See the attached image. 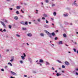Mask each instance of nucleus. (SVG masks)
Instances as JSON below:
<instances>
[{"label": "nucleus", "mask_w": 78, "mask_h": 78, "mask_svg": "<svg viewBox=\"0 0 78 78\" xmlns=\"http://www.w3.org/2000/svg\"><path fill=\"white\" fill-rule=\"evenodd\" d=\"M44 31L45 33H46L48 34V36H49L51 38V37H52L51 34H50V32H48V31H47V30H45Z\"/></svg>", "instance_id": "obj_1"}, {"label": "nucleus", "mask_w": 78, "mask_h": 78, "mask_svg": "<svg viewBox=\"0 0 78 78\" xmlns=\"http://www.w3.org/2000/svg\"><path fill=\"white\" fill-rule=\"evenodd\" d=\"M11 73L12 75H16L17 74L16 73H14V72H13V71H11Z\"/></svg>", "instance_id": "obj_2"}, {"label": "nucleus", "mask_w": 78, "mask_h": 78, "mask_svg": "<svg viewBox=\"0 0 78 78\" xmlns=\"http://www.w3.org/2000/svg\"><path fill=\"white\" fill-rule=\"evenodd\" d=\"M75 2H76V1H74V2L73 4V5H74L76 6H78V4L75 3Z\"/></svg>", "instance_id": "obj_3"}, {"label": "nucleus", "mask_w": 78, "mask_h": 78, "mask_svg": "<svg viewBox=\"0 0 78 78\" xmlns=\"http://www.w3.org/2000/svg\"><path fill=\"white\" fill-rule=\"evenodd\" d=\"M0 23L4 27H5L6 26H5V24L2 21H0Z\"/></svg>", "instance_id": "obj_4"}, {"label": "nucleus", "mask_w": 78, "mask_h": 78, "mask_svg": "<svg viewBox=\"0 0 78 78\" xmlns=\"http://www.w3.org/2000/svg\"><path fill=\"white\" fill-rule=\"evenodd\" d=\"M27 36L29 37H31V36H32V34L31 33H29L28 34H27Z\"/></svg>", "instance_id": "obj_5"}, {"label": "nucleus", "mask_w": 78, "mask_h": 78, "mask_svg": "<svg viewBox=\"0 0 78 78\" xmlns=\"http://www.w3.org/2000/svg\"><path fill=\"white\" fill-rule=\"evenodd\" d=\"M14 19H15V20H18V19H19V18H18V16H15L14 17Z\"/></svg>", "instance_id": "obj_6"}, {"label": "nucleus", "mask_w": 78, "mask_h": 78, "mask_svg": "<svg viewBox=\"0 0 78 78\" xmlns=\"http://www.w3.org/2000/svg\"><path fill=\"white\" fill-rule=\"evenodd\" d=\"M56 75L57 76H61V74L60 73H57Z\"/></svg>", "instance_id": "obj_7"}, {"label": "nucleus", "mask_w": 78, "mask_h": 78, "mask_svg": "<svg viewBox=\"0 0 78 78\" xmlns=\"http://www.w3.org/2000/svg\"><path fill=\"white\" fill-rule=\"evenodd\" d=\"M20 23L21 24H22V25H25V22L23 21H21L20 22Z\"/></svg>", "instance_id": "obj_8"}, {"label": "nucleus", "mask_w": 78, "mask_h": 78, "mask_svg": "<svg viewBox=\"0 0 78 78\" xmlns=\"http://www.w3.org/2000/svg\"><path fill=\"white\" fill-rule=\"evenodd\" d=\"M65 64H66V65H67V66H69V63L67 62H65Z\"/></svg>", "instance_id": "obj_9"}, {"label": "nucleus", "mask_w": 78, "mask_h": 78, "mask_svg": "<svg viewBox=\"0 0 78 78\" xmlns=\"http://www.w3.org/2000/svg\"><path fill=\"white\" fill-rule=\"evenodd\" d=\"M68 15H69V14L67 13L66 14H64L63 15V16L64 17L67 16H68Z\"/></svg>", "instance_id": "obj_10"}, {"label": "nucleus", "mask_w": 78, "mask_h": 78, "mask_svg": "<svg viewBox=\"0 0 78 78\" xmlns=\"http://www.w3.org/2000/svg\"><path fill=\"white\" fill-rule=\"evenodd\" d=\"M39 62H41V63H42V62H44V60L42 59H41L40 60Z\"/></svg>", "instance_id": "obj_11"}, {"label": "nucleus", "mask_w": 78, "mask_h": 78, "mask_svg": "<svg viewBox=\"0 0 78 78\" xmlns=\"http://www.w3.org/2000/svg\"><path fill=\"white\" fill-rule=\"evenodd\" d=\"M12 59L10 60V61H11V62H12V61H14V57H12Z\"/></svg>", "instance_id": "obj_12"}, {"label": "nucleus", "mask_w": 78, "mask_h": 78, "mask_svg": "<svg viewBox=\"0 0 78 78\" xmlns=\"http://www.w3.org/2000/svg\"><path fill=\"white\" fill-rule=\"evenodd\" d=\"M21 57L23 60H24V59H25V57L23 56V55H22L21 56Z\"/></svg>", "instance_id": "obj_13"}, {"label": "nucleus", "mask_w": 78, "mask_h": 78, "mask_svg": "<svg viewBox=\"0 0 78 78\" xmlns=\"http://www.w3.org/2000/svg\"><path fill=\"white\" fill-rule=\"evenodd\" d=\"M63 36L64 37H67V35L66 34H63Z\"/></svg>", "instance_id": "obj_14"}, {"label": "nucleus", "mask_w": 78, "mask_h": 78, "mask_svg": "<svg viewBox=\"0 0 78 78\" xmlns=\"http://www.w3.org/2000/svg\"><path fill=\"white\" fill-rule=\"evenodd\" d=\"M29 61L30 63L32 62V60H31V58H29Z\"/></svg>", "instance_id": "obj_15"}, {"label": "nucleus", "mask_w": 78, "mask_h": 78, "mask_svg": "<svg viewBox=\"0 0 78 78\" xmlns=\"http://www.w3.org/2000/svg\"><path fill=\"white\" fill-rule=\"evenodd\" d=\"M46 65H50V63L49 62H46Z\"/></svg>", "instance_id": "obj_16"}, {"label": "nucleus", "mask_w": 78, "mask_h": 78, "mask_svg": "<svg viewBox=\"0 0 78 78\" xmlns=\"http://www.w3.org/2000/svg\"><path fill=\"white\" fill-rule=\"evenodd\" d=\"M40 35L41 36H42V37H43L44 36V34L41 33L40 34Z\"/></svg>", "instance_id": "obj_17"}, {"label": "nucleus", "mask_w": 78, "mask_h": 78, "mask_svg": "<svg viewBox=\"0 0 78 78\" xmlns=\"http://www.w3.org/2000/svg\"><path fill=\"white\" fill-rule=\"evenodd\" d=\"M25 25H27L28 24V22L27 21H26L25 23H24Z\"/></svg>", "instance_id": "obj_18"}, {"label": "nucleus", "mask_w": 78, "mask_h": 78, "mask_svg": "<svg viewBox=\"0 0 78 78\" xmlns=\"http://www.w3.org/2000/svg\"><path fill=\"white\" fill-rule=\"evenodd\" d=\"M58 44H62V41H60L59 42H58Z\"/></svg>", "instance_id": "obj_19"}, {"label": "nucleus", "mask_w": 78, "mask_h": 78, "mask_svg": "<svg viewBox=\"0 0 78 78\" xmlns=\"http://www.w3.org/2000/svg\"><path fill=\"white\" fill-rule=\"evenodd\" d=\"M51 35L53 36H55V33L53 32L51 33Z\"/></svg>", "instance_id": "obj_20"}, {"label": "nucleus", "mask_w": 78, "mask_h": 78, "mask_svg": "<svg viewBox=\"0 0 78 78\" xmlns=\"http://www.w3.org/2000/svg\"><path fill=\"white\" fill-rule=\"evenodd\" d=\"M20 7L19 6H16V9H20Z\"/></svg>", "instance_id": "obj_21"}, {"label": "nucleus", "mask_w": 78, "mask_h": 78, "mask_svg": "<svg viewBox=\"0 0 78 78\" xmlns=\"http://www.w3.org/2000/svg\"><path fill=\"white\" fill-rule=\"evenodd\" d=\"M8 64L9 65H10V66H12V64H11V63H10V62H9L8 63Z\"/></svg>", "instance_id": "obj_22"}, {"label": "nucleus", "mask_w": 78, "mask_h": 78, "mask_svg": "<svg viewBox=\"0 0 78 78\" xmlns=\"http://www.w3.org/2000/svg\"><path fill=\"white\" fill-rule=\"evenodd\" d=\"M36 12H35V13H36V14H38V12H39V10H36Z\"/></svg>", "instance_id": "obj_23"}, {"label": "nucleus", "mask_w": 78, "mask_h": 78, "mask_svg": "<svg viewBox=\"0 0 78 78\" xmlns=\"http://www.w3.org/2000/svg\"><path fill=\"white\" fill-rule=\"evenodd\" d=\"M38 22H41V18H39L37 20Z\"/></svg>", "instance_id": "obj_24"}, {"label": "nucleus", "mask_w": 78, "mask_h": 78, "mask_svg": "<svg viewBox=\"0 0 78 78\" xmlns=\"http://www.w3.org/2000/svg\"><path fill=\"white\" fill-rule=\"evenodd\" d=\"M53 15L55 16H56V12H54Z\"/></svg>", "instance_id": "obj_25"}, {"label": "nucleus", "mask_w": 78, "mask_h": 78, "mask_svg": "<svg viewBox=\"0 0 78 78\" xmlns=\"http://www.w3.org/2000/svg\"><path fill=\"white\" fill-rule=\"evenodd\" d=\"M20 16L21 18H22L23 19V16L22 15H20Z\"/></svg>", "instance_id": "obj_26"}, {"label": "nucleus", "mask_w": 78, "mask_h": 78, "mask_svg": "<svg viewBox=\"0 0 78 78\" xmlns=\"http://www.w3.org/2000/svg\"><path fill=\"white\" fill-rule=\"evenodd\" d=\"M57 61L58 62H59V63H62L61 62V61H59V60H57Z\"/></svg>", "instance_id": "obj_27"}, {"label": "nucleus", "mask_w": 78, "mask_h": 78, "mask_svg": "<svg viewBox=\"0 0 78 78\" xmlns=\"http://www.w3.org/2000/svg\"><path fill=\"white\" fill-rule=\"evenodd\" d=\"M22 30H27V29H26V28H25L23 27L22 28Z\"/></svg>", "instance_id": "obj_28"}, {"label": "nucleus", "mask_w": 78, "mask_h": 78, "mask_svg": "<svg viewBox=\"0 0 78 78\" xmlns=\"http://www.w3.org/2000/svg\"><path fill=\"white\" fill-rule=\"evenodd\" d=\"M16 14H19V11H17L16 12Z\"/></svg>", "instance_id": "obj_29"}, {"label": "nucleus", "mask_w": 78, "mask_h": 78, "mask_svg": "<svg viewBox=\"0 0 78 78\" xmlns=\"http://www.w3.org/2000/svg\"><path fill=\"white\" fill-rule=\"evenodd\" d=\"M16 36H17V37H20V36L18 34H16Z\"/></svg>", "instance_id": "obj_30"}, {"label": "nucleus", "mask_w": 78, "mask_h": 78, "mask_svg": "<svg viewBox=\"0 0 78 78\" xmlns=\"http://www.w3.org/2000/svg\"><path fill=\"white\" fill-rule=\"evenodd\" d=\"M46 3H48V0H45Z\"/></svg>", "instance_id": "obj_31"}, {"label": "nucleus", "mask_w": 78, "mask_h": 78, "mask_svg": "<svg viewBox=\"0 0 78 78\" xmlns=\"http://www.w3.org/2000/svg\"><path fill=\"white\" fill-rule=\"evenodd\" d=\"M20 62L21 63V64H23V61H20Z\"/></svg>", "instance_id": "obj_32"}, {"label": "nucleus", "mask_w": 78, "mask_h": 78, "mask_svg": "<svg viewBox=\"0 0 78 78\" xmlns=\"http://www.w3.org/2000/svg\"><path fill=\"white\" fill-rule=\"evenodd\" d=\"M44 17H47V15L46 14H44Z\"/></svg>", "instance_id": "obj_33"}, {"label": "nucleus", "mask_w": 78, "mask_h": 78, "mask_svg": "<svg viewBox=\"0 0 78 78\" xmlns=\"http://www.w3.org/2000/svg\"><path fill=\"white\" fill-rule=\"evenodd\" d=\"M9 28H10V29H11V26L10 25H9Z\"/></svg>", "instance_id": "obj_34"}, {"label": "nucleus", "mask_w": 78, "mask_h": 78, "mask_svg": "<svg viewBox=\"0 0 78 78\" xmlns=\"http://www.w3.org/2000/svg\"><path fill=\"white\" fill-rule=\"evenodd\" d=\"M23 55H24V57H26V55H25V53H23Z\"/></svg>", "instance_id": "obj_35"}, {"label": "nucleus", "mask_w": 78, "mask_h": 78, "mask_svg": "<svg viewBox=\"0 0 78 78\" xmlns=\"http://www.w3.org/2000/svg\"><path fill=\"white\" fill-rule=\"evenodd\" d=\"M5 22L6 23H8V21L6 20H5Z\"/></svg>", "instance_id": "obj_36"}, {"label": "nucleus", "mask_w": 78, "mask_h": 78, "mask_svg": "<svg viewBox=\"0 0 78 78\" xmlns=\"http://www.w3.org/2000/svg\"><path fill=\"white\" fill-rule=\"evenodd\" d=\"M45 27L46 28H49V26H48V25H46L45 26Z\"/></svg>", "instance_id": "obj_37"}, {"label": "nucleus", "mask_w": 78, "mask_h": 78, "mask_svg": "<svg viewBox=\"0 0 78 78\" xmlns=\"http://www.w3.org/2000/svg\"><path fill=\"white\" fill-rule=\"evenodd\" d=\"M73 50L75 52H76V49L75 48L73 49Z\"/></svg>", "instance_id": "obj_38"}, {"label": "nucleus", "mask_w": 78, "mask_h": 78, "mask_svg": "<svg viewBox=\"0 0 78 78\" xmlns=\"http://www.w3.org/2000/svg\"><path fill=\"white\" fill-rule=\"evenodd\" d=\"M62 68H65V66H64V65H62Z\"/></svg>", "instance_id": "obj_39"}, {"label": "nucleus", "mask_w": 78, "mask_h": 78, "mask_svg": "<svg viewBox=\"0 0 78 78\" xmlns=\"http://www.w3.org/2000/svg\"><path fill=\"white\" fill-rule=\"evenodd\" d=\"M42 19L43 20H45V17H43L42 18Z\"/></svg>", "instance_id": "obj_40"}, {"label": "nucleus", "mask_w": 78, "mask_h": 78, "mask_svg": "<svg viewBox=\"0 0 78 78\" xmlns=\"http://www.w3.org/2000/svg\"><path fill=\"white\" fill-rule=\"evenodd\" d=\"M46 22L47 23H48V21L47 20L46 21Z\"/></svg>", "instance_id": "obj_41"}, {"label": "nucleus", "mask_w": 78, "mask_h": 78, "mask_svg": "<svg viewBox=\"0 0 78 78\" xmlns=\"http://www.w3.org/2000/svg\"><path fill=\"white\" fill-rule=\"evenodd\" d=\"M1 71H2V72H4V69H1Z\"/></svg>", "instance_id": "obj_42"}, {"label": "nucleus", "mask_w": 78, "mask_h": 78, "mask_svg": "<svg viewBox=\"0 0 78 78\" xmlns=\"http://www.w3.org/2000/svg\"><path fill=\"white\" fill-rule=\"evenodd\" d=\"M55 6V4H53L52 5V6Z\"/></svg>", "instance_id": "obj_43"}, {"label": "nucleus", "mask_w": 78, "mask_h": 78, "mask_svg": "<svg viewBox=\"0 0 78 78\" xmlns=\"http://www.w3.org/2000/svg\"><path fill=\"white\" fill-rule=\"evenodd\" d=\"M76 75H78V73L77 72L76 73Z\"/></svg>", "instance_id": "obj_44"}, {"label": "nucleus", "mask_w": 78, "mask_h": 78, "mask_svg": "<svg viewBox=\"0 0 78 78\" xmlns=\"http://www.w3.org/2000/svg\"><path fill=\"white\" fill-rule=\"evenodd\" d=\"M3 31H4V32H6V29H4Z\"/></svg>", "instance_id": "obj_45"}, {"label": "nucleus", "mask_w": 78, "mask_h": 78, "mask_svg": "<svg viewBox=\"0 0 78 78\" xmlns=\"http://www.w3.org/2000/svg\"><path fill=\"white\" fill-rule=\"evenodd\" d=\"M24 77H27V75H24Z\"/></svg>", "instance_id": "obj_46"}, {"label": "nucleus", "mask_w": 78, "mask_h": 78, "mask_svg": "<svg viewBox=\"0 0 78 78\" xmlns=\"http://www.w3.org/2000/svg\"><path fill=\"white\" fill-rule=\"evenodd\" d=\"M0 31L3 32V31H2V29H0Z\"/></svg>", "instance_id": "obj_47"}, {"label": "nucleus", "mask_w": 78, "mask_h": 78, "mask_svg": "<svg viewBox=\"0 0 78 78\" xmlns=\"http://www.w3.org/2000/svg\"><path fill=\"white\" fill-rule=\"evenodd\" d=\"M57 39H58V38L57 37H56L55 38V40H56Z\"/></svg>", "instance_id": "obj_48"}, {"label": "nucleus", "mask_w": 78, "mask_h": 78, "mask_svg": "<svg viewBox=\"0 0 78 78\" xmlns=\"http://www.w3.org/2000/svg\"><path fill=\"white\" fill-rule=\"evenodd\" d=\"M6 51H9V49H7Z\"/></svg>", "instance_id": "obj_49"}, {"label": "nucleus", "mask_w": 78, "mask_h": 78, "mask_svg": "<svg viewBox=\"0 0 78 78\" xmlns=\"http://www.w3.org/2000/svg\"><path fill=\"white\" fill-rule=\"evenodd\" d=\"M10 78H15V77H12V76H11Z\"/></svg>", "instance_id": "obj_50"}, {"label": "nucleus", "mask_w": 78, "mask_h": 78, "mask_svg": "<svg viewBox=\"0 0 78 78\" xmlns=\"http://www.w3.org/2000/svg\"><path fill=\"white\" fill-rule=\"evenodd\" d=\"M62 73H64V71H62Z\"/></svg>", "instance_id": "obj_51"}, {"label": "nucleus", "mask_w": 78, "mask_h": 78, "mask_svg": "<svg viewBox=\"0 0 78 78\" xmlns=\"http://www.w3.org/2000/svg\"><path fill=\"white\" fill-rule=\"evenodd\" d=\"M24 5H27L26 3H24Z\"/></svg>", "instance_id": "obj_52"}, {"label": "nucleus", "mask_w": 78, "mask_h": 78, "mask_svg": "<svg viewBox=\"0 0 78 78\" xmlns=\"http://www.w3.org/2000/svg\"><path fill=\"white\" fill-rule=\"evenodd\" d=\"M9 9H10V10H12V8H10Z\"/></svg>", "instance_id": "obj_53"}, {"label": "nucleus", "mask_w": 78, "mask_h": 78, "mask_svg": "<svg viewBox=\"0 0 78 78\" xmlns=\"http://www.w3.org/2000/svg\"><path fill=\"white\" fill-rule=\"evenodd\" d=\"M52 70H55V69H54V68H53V67H52Z\"/></svg>", "instance_id": "obj_54"}, {"label": "nucleus", "mask_w": 78, "mask_h": 78, "mask_svg": "<svg viewBox=\"0 0 78 78\" xmlns=\"http://www.w3.org/2000/svg\"><path fill=\"white\" fill-rule=\"evenodd\" d=\"M7 67H8V66H5V68H7Z\"/></svg>", "instance_id": "obj_55"}, {"label": "nucleus", "mask_w": 78, "mask_h": 78, "mask_svg": "<svg viewBox=\"0 0 78 78\" xmlns=\"http://www.w3.org/2000/svg\"><path fill=\"white\" fill-rule=\"evenodd\" d=\"M29 24H31V23L30 22H29Z\"/></svg>", "instance_id": "obj_56"}, {"label": "nucleus", "mask_w": 78, "mask_h": 78, "mask_svg": "<svg viewBox=\"0 0 78 78\" xmlns=\"http://www.w3.org/2000/svg\"><path fill=\"white\" fill-rule=\"evenodd\" d=\"M76 70H77V71H78V69H76Z\"/></svg>", "instance_id": "obj_57"}, {"label": "nucleus", "mask_w": 78, "mask_h": 78, "mask_svg": "<svg viewBox=\"0 0 78 78\" xmlns=\"http://www.w3.org/2000/svg\"><path fill=\"white\" fill-rule=\"evenodd\" d=\"M40 66H42V64H41V63H40Z\"/></svg>", "instance_id": "obj_58"}, {"label": "nucleus", "mask_w": 78, "mask_h": 78, "mask_svg": "<svg viewBox=\"0 0 78 78\" xmlns=\"http://www.w3.org/2000/svg\"><path fill=\"white\" fill-rule=\"evenodd\" d=\"M66 46H67V47H68L69 46V45H67L66 44Z\"/></svg>", "instance_id": "obj_59"}, {"label": "nucleus", "mask_w": 78, "mask_h": 78, "mask_svg": "<svg viewBox=\"0 0 78 78\" xmlns=\"http://www.w3.org/2000/svg\"><path fill=\"white\" fill-rule=\"evenodd\" d=\"M41 5H44V4H43V3L42 2H41Z\"/></svg>", "instance_id": "obj_60"}, {"label": "nucleus", "mask_w": 78, "mask_h": 78, "mask_svg": "<svg viewBox=\"0 0 78 78\" xmlns=\"http://www.w3.org/2000/svg\"><path fill=\"white\" fill-rule=\"evenodd\" d=\"M55 72H56V73H57V72H58V71H57V70H55Z\"/></svg>", "instance_id": "obj_61"}, {"label": "nucleus", "mask_w": 78, "mask_h": 78, "mask_svg": "<svg viewBox=\"0 0 78 78\" xmlns=\"http://www.w3.org/2000/svg\"><path fill=\"white\" fill-rule=\"evenodd\" d=\"M27 45H29V44H28V43H27Z\"/></svg>", "instance_id": "obj_62"}, {"label": "nucleus", "mask_w": 78, "mask_h": 78, "mask_svg": "<svg viewBox=\"0 0 78 78\" xmlns=\"http://www.w3.org/2000/svg\"><path fill=\"white\" fill-rule=\"evenodd\" d=\"M74 44H76V42H74Z\"/></svg>", "instance_id": "obj_63"}, {"label": "nucleus", "mask_w": 78, "mask_h": 78, "mask_svg": "<svg viewBox=\"0 0 78 78\" xmlns=\"http://www.w3.org/2000/svg\"><path fill=\"white\" fill-rule=\"evenodd\" d=\"M77 53H78V50L77 51Z\"/></svg>", "instance_id": "obj_64"}]
</instances>
